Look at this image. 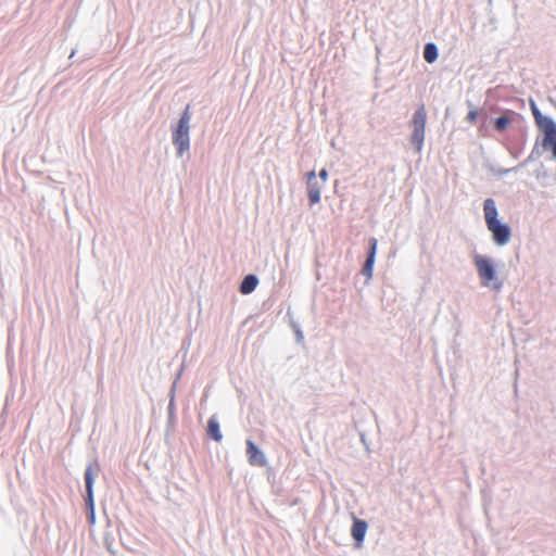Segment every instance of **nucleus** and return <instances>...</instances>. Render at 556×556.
Returning <instances> with one entry per match:
<instances>
[{"label": "nucleus", "instance_id": "nucleus-12", "mask_svg": "<svg viewBox=\"0 0 556 556\" xmlns=\"http://www.w3.org/2000/svg\"><path fill=\"white\" fill-rule=\"evenodd\" d=\"M85 481H86V491H87V496H88V501L90 503V505H92V497H93V492H92V486H93V476H92V468L91 466H89L86 471H85Z\"/></svg>", "mask_w": 556, "mask_h": 556}, {"label": "nucleus", "instance_id": "nucleus-11", "mask_svg": "<svg viewBox=\"0 0 556 556\" xmlns=\"http://www.w3.org/2000/svg\"><path fill=\"white\" fill-rule=\"evenodd\" d=\"M258 283V279L254 275H248L244 277L240 286V292L242 294H249L253 292Z\"/></svg>", "mask_w": 556, "mask_h": 556}, {"label": "nucleus", "instance_id": "nucleus-15", "mask_svg": "<svg viewBox=\"0 0 556 556\" xmlns=\"http://www.w3.org/2000/svg\"><path fill=\"white\" fill-rule=\"evenodd\" d=\"M319 179L320 182H323L324 185L326 184L328 179V172L325 168L319 172Z\"/></svg>", "mask_w": 556, "mask_h": 556}, {"label": "nucleus", "instance_id": "nucleus-9", "mask_svg": "<svg viewBox=\"0 0 556 556\" xmlns=\"http://www.w3.org/2000/svg\"><path fill=\"white\" fill-rule=\"evenodd\" d=\"M367 528H368V526L365 520L354 518V522H353V526L351 529V534H352L353 539L355 540L356 545L358 547L362 546V543H363L364 538L367 532Z\"/></svg>", "mask_w": 556, "mask_h": 556}, {"label": "nucleus", "instance_id": "nucleus-14", "mask_svg": "<svg viewBox=\"0 0 556 556\" xmlns=\"http://www.w3.org/2000/svg\"><path fill=\"white\" fill-rule=\"evenodd\" d=\"M509 119L506 116L497 117L494 122V126L497 130L503 131L507 128Z\"/></svg>", "mask_w": 556, "mask_h": 556}, {"label": "nucleus", "instance_id": "nucleus-6", "mask_svg": "<svg viewBox=\"0 0 556 556\" xmlns=\"http://www.w3.org/2000/svg\"><path fill=\"white\" fill-rule=\"evenodd\" d=\"M323 187L324 184L317 179L315 172H309L307 174V193L311 205H314L320 201Z\"/></svg>", "mask_w": 556, "mask_h": 556}, {"label": "nucleus", "instance_id": "nucleus-8", "mask_svg": "<svg viewBox=\"0 0 556 556\" xmlns=\"http://www.w3.org/2000/svg\"><path fill=\"white\" fill-rule=\"evenodd\" d=\"M377 247H378L377 239L370 238L369 239L368 256H367V260H366V262H365V264L363 266V269H362V273L367 278H371V276H372V269H374V264H375V258H376V253H377Z\"/></svg>", "mask_w": 556, "mask_h": 556}, {"label": "nucleus", "instance_id": "nucleus-13", "mask_svg": "<svg viewBox=\"0 0 556 556\" xmlns=\"http://www.w3.org/2000/svg\"><path fill=\"white\" fill-rule=\"evenodd\" d=\"M424 58L428 63H433L438 59V49L434 43H427L424 49Z\"/></svg>", "mask_w": 556, "mask_h": 556}, {"label": "nucleus", "instance_id": "nucleus-16", "mask_svg": "<svg viewBox=\"0 0 556 556\" xmlns=\"http://www.w3.org/2000/svg\"><path fill=\"white\" fill-rule=\"evenodd\" d=\"M467 118L469 122H475L477 118V112H475V111L469 112L467 115Z\"/></svg>", "mask_w": 556, "mask_h": 556}, {"label": "nucleus", "instance_id": "nucleus-2", "mask_svg": "<svg viewBox=\"0 0 556 556\" xmlns=\"http://www.w3.org/2000/svg\"><path fill=\"white\" fill-rule=\"evenodd\" d=\"M530 105L535 124L544 134L542 147L545 150H551L556 160V123L552 118L543 116L534 101H531Z\"/></svg>", "mask_w": 556, "mask_h": 556}, {"label": "nucleus", "instance_id": "nucleus-5", "mask_svg": "<svg viewBox=\"0 0 556 556\" xmlns=\"http://www.w3.org/2000/svg\"><path fill=\"white\" fill-rule=\"evenodd\" d=\"M475 265L482 285L491 286V282L495 280V270L492 263L486 257L477 255L475 257Z\"/></svg>", "mask_w": 556, "mask_h": 556}, {"label": "nucleus", "instance_id": "nucleus-4", "mask_svg": "<svg viewBox=\"0 0 556 556\" xmlns=\"http://www.w3.org/2000/svg\"><path fill=\"white\" fill-rule=\"evenodd\" d=\"M426 119L427 114L425 106H420L413 116V134H412V142L415 144L417 151H420L422 148L424 139H425V130H426Z\"/></svg>", "mask_w": 556, "mask_h": 556}, {"label": "nucleus", "instance_id": "nucleus-7", "mask_svg": "<svg viewBox=\"0 0 556 556\" xmlns=\"http://www.w3.org/2000/svg\"><path fill=\"white\" fill-rule=\"evenodd\" d=\"M247 455L252 466L264 467L267 464L264 453L251 440L247 441Z\"/></svg>", "mask_w": 556, "mask_h": 556}, {"label": "nucleus", "instance_id": "nucleus-3", "mask_svg": "<svg viewBox=\"0 0 556 556\" xmlns=\"http://www.w3.org/2000/svg\"><path fill=\"white\" fill-rule=\"evenodd\" d=\"M189 122L190 113L188 105L179 119L178 127L173 134V142L177 148L178 155H182L189 149Z\"/></svg>", "mask_w": 556, "mask_h": 556}, {"label": "nucleus", "instance_id": "nucleus-10", "mask_svg": "<svg viewBox=\"0 0 556 556\" xmlns=\"http://www.w3.org/2000/svg\"><path fill=\"white\" fill-rule=\"evenodd\" d=\"M207 434L215 440L216 442H220L223 439V434L219 428L218 420L215 416L211 417L207 421Z\"/></svg>", "mask_w": 556, "mask_h": 556}, {"label": "nucleus", "instance_id": "nucleus-1", "mask_svg": "<svg viewBox=\"0 0 556 556\" xmlns=\"http://www.w3.org/2000/svg\"><path fill=\"white\" fill-rule=\"evenodd\" d=\"M484 218L489 231L492 232L496 244L504 245L510 239V229L497 219V208L493 199H486L483 203Z\"/></svg>", "mask_w": 556, "mask_h": 556}]
</instances>
